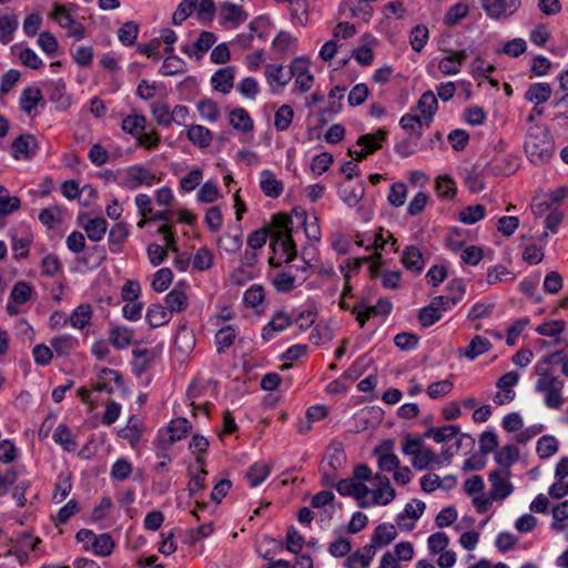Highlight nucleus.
Here are the masks:
<instances>
[{"mask_svg":"<svg viewBox=\"0 0 568 568\" xmlns=\"http://www.w3.org/2000/svg\"><path fill=\"white\" fill-rule=\"evenodd\" d=\"M525 152L531 163H547L554 153V141L546 125L532 124L527 129Z\"/></svg>","mask_w":568,"mask_h":568,"instance_id":"f257e3e1","label":"nucleus"},{"mask_svg":"<svg viewBox=\"0 0 568 568\" xmlns=\"http://www.w3.org/2000/svg\"><path fill=\"white\" fill-rule=\"evenodd\" d=\"M564 387L565 382L559 377L550 378L545 382H536L535 384L536 392L544 396V404L551 409H559L564 405Z\"/></svg>","mask_w":568,"mask_h":568,"instance_id":"f03ea898","label":"nucleus"},{"mask_svg":"<svg viewBox=\"0 0 568 568\" xmlns=\"http://www.w3.org/2000/svg\"><path fill=\"white\" fill-rule=\"evenodd\" d=\"M156 181L155 174L142 165L129 166L121 178L120 185L128 190H136L138 187L152 186Z\"/></svg>","mask_w":568,"mask_h":568,"instance_id":"7ed1b4c3","label":"nucleus"},{"mask_svg":"<svg viewBox=\"0 0 568 568\" xmlns=\"http://www.w3.org/2000/svg\"><path fill=\"white\" fill-rule=\"evenodd\" d=\"M488 478L491 485V499L504 500L513 493L514 487L509 480V469H494L493 471H490Z\"/></svg>","mask_w":568,"mask_h":568,"instance_id":"20e7f679","label":"nucleus"},{"mask_svg":"<svg viewBox=\"0 0 568 568\" xmlns=\"http://www.w3.org/2000/svg\"><path fill=\"white\" fill-rule=\"evenodd\" d=\"M335 488L342 496H352L358 500V506L365 508L368 503L365 500L369 493V488L362 483L355 481L354 478H346L337 481Z\"/></svg>","mask_w":568,"mask_h":568,"instance_id":"39448f33","label":"nucleus"},{"mask_svg":"<svg viewBox=\"0 0 568 568\" xmlns=\"http://www.w3.org/2000/svg\"><path fill=\"white\" fill-rule=\"evenodd\" d=\"M486 13L493 19H499L515 13L521 0H481Z\"/></svg>","mask_w":568,"mask_h":568,"instance_id":"423d86ee","label":"nucleus"},{"mask_svg":"<svg viewBox=\"0 0 568 568\" xmlns=\"http://www.w3.org/2000/svg\"><path fill=\"white\" fill-rule=\"evenodd\" d=\"M272 247L275 252H281L285 256L286 262L294 260L297 254L292 234L287 232L275 231L273 234Z\"/></svg>","mask_w":568,"mask_h":568,"instance_id":"0eeeda50","label":"nucleus"},{"mask_svg":"<svg viewBox=\"0 0 568 568\" xmlns=\"http://www.w3.org/2000/svg\"><path fill=\"white\" fill-rule=\"evenodd\" d=\"M437 108L438 101L433 91H426L420 95L416 110L422 114V121L425 123V126H429Z\"/></svg>","mask_w":568,"mask_h":568,"instance_id":"6e6552de","label":"nucleus"},{"mask_svg":"<svg viewBox=\"0 0 568 568\" xmlns=\"http://www.w3.org/2000/svg\"><path fill=\"white\" fill-rule=\"evenodd\" d=\"M392 449L393 440H386L375 448V454L378 455V467L384 471L396 470L399 467V458L392 453Z\"/></svg>","mask_w":568,"mask_h":568,"instance_id":"1a4fd4ad","label":"nucleus"},{"mask_svg":"<svg viewBox=\"0 0 568 568\" xmlns=\"http://www.w3.org/2000/svg\"><path fill=\"white\" fill-rule=\"evenodd\" d=\"M260 187L263 194L271 199H277L283 190V182L277 180L271 170H263L260 173Z\"/></svg>","mask_w":568,"mask_h":568,"instance_id":"9d476101","label":"nucleus"},{"mask_svg":"<svg viewBox=\"0 0 568 568\" xmlns=\"http://www.w3.org/2000/svg\"><path fill=\"white\" fill-rule=\"evenodd\" d=\"M291 317L283 312L276 313L272 320L263 327L262 337L264 341L273 338L275 332H283L285 328L292 325Z\"/></svg>","mask_w":568,"mask_h":568,"instance_id":"9b49d317","label":"nucleus"},{"mask_svg":"<svg viewBox=\"0 0 568 568\" xmlns=\"http://www.w3.org/2000/svg\"><path fill=\"white\" fill-rule=\"evenodd\" d=\"M234 74L233 67L220 69L212 75L211 83L216 91L226 94L233 88Z\"/></svg>","mask_w":568,"mask_h":568,"instance_id":"f8f14e48","label":"nucleus"},{"mask_svg":"<svg viewBox=\"0 0 568 568\" xmlns=\"http://www.w3.org/2000/svg\"><path fill=\"white\" fill-rule=\"evenodd\" d=\"M186 135L190 142L200 149L209 148L213 141L212 132L200 124L190 125Z\"/></svg>","mask_w":568,"mask_h":568,"instance_id":"ddd939ff","label":"nucleus"},{"mask_svg":"<svg viewBox=\"0 0 568 568\" xmlns=\"http://www.w3.org/2000/svg\"><path fill=\"white\" fill-rule=\"evenodd\" d=\"M37 150V141L36 138L31 134H23L18 136L12 142V152L16 159L29 158Z\"/></svg>","mask_w":568,"mask_h":568,"instance_id":"4468645a","label":"nucleus"},{"mask_svg":"<svg viewBox=\"0 0 568 568\" xmlns=\"http://www.w3.org/2000/svg\"><path fill=\"white\" fill-rule=\"evenodd\" d=\"M344 92H345V88L339 87V85L334 87L329 91V93H328L329 105L327 108L323 109L320 113L322 124H325L327 122L326 115L333 116L342 110L341 100L344 97Z\"/></svg>","mask_w":568,"mask_h":568,"instance_id":"2eb2a0df","label":"nucleus"},{"mask_svg":"<svg viewBox=\"0 0 568 568\" xmlns=\"http://www.w3.org/2000/svg\"><path fill=\"white\" fill-rule=\"evenodd\" d=\"M109 379H113L119 386L123 385V381L119 372L111 368H102L98 375V381L92 386V389L94 392H106L111 394L113 392V387Z\"/></svg>","mask_w":568,"mask_h":568,"instance_id":"dca6fc26","label":"nucleus"},{"mask_svg":"<svg viewBox=\"0 0 568 568\" xmlns=\"http://www.w3.org/2000/svg\"><path fill=\"white\" fill-rule=\"evenodd\" d=\"M467 53L465 50L453 52L443 58L438 64L442 73L447 75L457 74L460 71L462 64L465 62Z\"/></svg>","mask_w":568,"mask_h":568,"instance_id":"f3484780","label":"nucleus"},{"mask_svg":"<svg viewBox=\"0 0 568 568\" xmlns=\"http://www.w3.org/2000/svg\"><path fill=\"white\" fill-rule=\"evenodd\" d=\"M229 122L233 129L243 133L251 132L254 123L248 112L243 108H235L229 113Z\"/></svg>","mask_w":568,"mask_h":568,"instance_id":"a211bd4d","label":"nucleus"},{"mask_svg":"<svg viewBox=\"0 0 568 568\" xmlns=\"http://www.w3.org/2000/svg\"><path fill=\"white\" fill-rule=\"evenodd\" d=\"M50 100L60 111H65L70 108L71 97L67 93L65 84L62 81H55L50 84Z\"/></svg>","mask_w":568,"mask_h":568,"instance_id":"6ab92c4d","label":"nucleus"},{"mask_svg":"<svg viewBox=\"0 0 568 568\" xmlns=\"http://www.w3.org/2000/svg\"><path fill=\"white\" fill-rule=\"evenodd\" d=\"M491 348V343L486 337L476 335L467 347L459 348L458 353L469 359H475L479 355L488 352Z\"/></svg>","mask_w":568,"mask_h":568,"instance_id":"aec40b11","label":"nucleus"},{"mask_svg":"<svg viewBox=\"0 0 568 568\" xmlns=\"http://www.w3.org/2000/svg\"><path fill=\"white\" fill-rule=\"evenodd\" d=\"M42 99L43 97L39 88L28 87L21 92L19 100L20 109L24 113L31 114Z\"/></svg>","mask_w":568,"mask_h":568,"instance_id":"412c9836","label":"nucleus"},{"mask_svg":"<svg viewBox=\"0 0 568 568\" xmlns=\"http://www.w3.org/2000/svg\"><path fill=\"white\" fill-rule=\"evenodd\" d=\"M387 130L378 129L374 133L363 134L357 140V145L367 149V151L372 154L375 151L382 149V143L387 138Z\"/></svg>","mask_w":568,"mask_h":568,"instance_id":"4be33fe9","label":"nucleus"},{"mask_svg":"<svg viewBox=\"0 0 568 568\" xmlns=\"http://www.w3.org/2000/svg\"><path fill=\"white\" fill-rule=\"evenodd\" d=\"M171 317L172 314L160 304L150 305L145 314V320L152 328L168 324Z\"/></svg>","mask_w":568,"mask_h":568,"instance_id":"5701e85b","label":"nucleus"},{"mask_svg":"<svg viewBox=\"0 0 568 568\" xmlns=\"http://www.w3.org/2000/svg\"><path fill=\"white\" fill-rule=\"evenodd\" d=\"M92 315V306L90 304L83 303L72 311L68 322H70L72 327L83 329L87 325H89Z\"/></svg>","mask_w":568,"mask_h":568,"instance_id":"b1692460","label":"nucleus"},{"mask_svg":"<svg viewBox=\"0 0 568 568\" xmlns=\"http://www.w3.org/2000/svg\"><path fill=\"white\" fill-rule=\"evenodd\" d=\"M551 95V88L548 83H532L529 85L525 93V99L536 105L542 104L549 100Z\"/></svg>","mask_w":568,"mask_h":568,"instance_id":"393cba45","label":"nucleus"},{"mask_svg":"<svg viewBox=\"0 0 568 568\" xmlns=\"http://www.w3.org/2000/svg\"><path fill=\"white\" fill-rule=\"evenodd\" d=\"M402 263L412 272L419 273L424 268L423 254L416 246H407L402 255Z\"/></svg>","mask_w":568,"mask_h":568,"instance_id":"a878e982","label":"nucleus"},{"mask_svg":"<svg viewBox=\"0 0 568 568\" xmlns=\"http://www.w3.org/2000/svg\"><path fill=\"white\" fill-rule=\"evenodd\" d=\"M148 120L142 114H130L122 120L121 129L123 132L136 138L142 131L146 130Z\"/></svg>","mask_w":568,"mask_h":568,"instance_id":"bb28decb","label":"nucleus"},{"mask_svg":"<svg viewBox=\"0 0 568 568\" xmlns=\"http://www.w3.org/2000/svg\"><path fill=\"white\" fill-rule=\"evenodd\" d=\"M82 227L91 241L99 242L106 233L108 222L103 217L88 219L85 223H82Z\"/></svg>","mask_w":568,"mask_h":568,"instance_id":"cd10ccee","label":"nucleus"},{"mask_svg":"<svg viewBox=\"0 0 568 568\" xmlns=\"http://www.w3.org/2000/svg\"><path fill=\"white\" fill-rule=\"evenodd\" d=\"M265 78L270 85L276 83L278 87H285L292 80V72L285 70L283 65L267 64L265 67Z\"/></svg>","mask_w":568,"mask_h":568,"instance_id":"c85d7f7f","label":"nucleus"},{"mask_svg":"<svg viewBox=\"0 0 568 568\" xmlns=\"http://www.w3.org/2000/svg\"><path fill=\"white\" fill-rule=\"evenodd\" d=\"M412 465L417 470L428 468L430 465H440L438 456L429 447L424 446L418 450L412 459Z\"/></svg>","mask_w":568,"mask_h":568,"instance_id":"c756f323","label":"nucleus"},{"mask_svg":"<svg viewBox=\"0 0 568 568\" xmlns=\"http://www.w3.org/2000/svg\"><path fill=\"white\" fill-rule=\"evenodd\" d=\"M114 548V541L109 534H101L95 536L91 545H84L85 550H92L97 556H109Z\"/></svg>","mask_w":568,"mask_h":568,"instance_id":"7c9ffc66","label":"nucleus"},{"mask_svg":"<svg viewBox=\"0 0 568 568\" xmlns=\"http://www.w3.org/2000/svg\"><path fill=\"white\" fill-rule=\"evenodd\" d=\"M220 16L224 21H230L235 24L242 23L247 19V14L242 7L231 2H224L221 4Z\"/></svg>","mask_w":568,"mask_h":568,"instance_id":"2f4dec72","label":"nucleus"},{"mask_svg":"<svg viewBox=\"0 0 568 568\" xmlns=\"http://www.w3.org/2000/svg\"><path fill=\"white\" fill-rule=\"evenodd\" d=\"M519 459V450L514 445H507L495 454V460L500 466L499 469H509V467Z\"/></svg>","mask_w":568,"mask_h":568,"instance_id":"473e14b6","label":"nucleus"},{"mask_svg":"<svg viewBox=\"0 0 568 568\" xmlns=\"http://www.w3.org/2000/svg\"><path fill=\"white\" fill-rule=\"evenodd\" d=\"M79 345L78 338L72 335H60L51 339V347L59 356L68 355Z\"/></svg>","mask_w":568,"mask_h":568,"instance_id":"72a5a7b5","label":"nucleus"},{"mask_svg":"<svg viewBox=\"0 0 568 568\" xmlns=\"http://www.w3.org/2000/svg\"><path fill=\"white\" fill-rule=\"evenodd\" d=\"M397 536L396 527L392 524H381L375 528L372 539L381 546L389 545Z\"/></svg>","mask_w":568,"mask_h":568,"instance_id":"f704fd0d","label":"nucleus"},{"mask_svg":"<svg viewBox=\"0 0 568 568\" xmlns=\"http://www.w3.org/2000/svg\"><path fill=\"white\" fill-rule=\"evenodd\" d=\"M236 338L235 328L231 325H225L220 328L215 335V344L219 354L224 353L229 347L234 344Z\"/></svg>","mask_w":568,"mask_h":568,"instance_id":"c9c22d12","label":"nucleus"},{"mask_svg":"<svg viewBox=\"0 0 568 568\" xmlns=\"http://www.w3.org/2000/svg\"><path fill=\"white\" fill-rule=\"evenodd\" d=\"M53 439L67 452H74L77 449V442L71 430L65 425H59L54 429Z\"/></svg>","mask_w":568,"mask_h":568,"instance_id":"e433bc0d","label":"nucleus"},{"mask_svg":"<svg viewBox=\"0 0 568 568\" xmlns=\"http://www.w3.org/2000/svg\"><path fill=\"white\" fill-rule=\"evenodd\" d=\"M216 37L213 32L202 31L197 40L193 44V54L196 60H201L203 55L215 43Z\"/></svg>","mask_w":568,"mask_h":568,"instance_id":"4c0bfd02","label":"nucleus"},{"mask_svg":"<svg viewBox=\"0 0 568 568\" xmlns=\"http://www.w3.org/2000/svg\"><path fill=\"white\" fill-rule=\"evenodd\" d=\"M133 337V331L129 327L118 326L110 332V342L118 348L122 349L130 345Z\"/></svg>","mask_w":568,"mask_h":568,"instance_id":"58836bf2","label":"nucleus"},{"mask_svg":"<svg viewBox=\"0 0 568 568\" xmlns=\"http://www.w3.org/2000/svg\"><path fill=\"white\" fill-rule=\"evenodd\" d=\"M18 19L16 16L3 14L0 16V42L3 44L12 40V34L18 28Z\"/></svg>","mask_w":568,"mask_h":568,"instance_id":"ea45409f","label":"nucleus"},{"mask_svg":"<svg viewBox=\"0 0 568 568\" xmlns=\"http://www.w3.org/2000/svg\"><path fill=\"white\" fill-rule=\"evenodd\" d=\"M169 312H183L187 307V297L181 290L174 288L165 296Z\"/></svg>","mask_w":568,"mask_h":568,"instance_id":"a19ab883","label":"nucleus"},{"mask_svg":"<svg viewBox=\"0 0 568 568\" xmlns=\"http://www.w3.org/2000/svg\"><path fill=\"white\" fill-rule=\"evenodd\" d=\"M483 171L490 175H510L515 172V169L505 158L500 156L487 163Z\"/></svg>","mask_w":568,"mask_h":568,"instance_id":"79ce46f5","label":"nucleus"},{"mask_svg":"<svg viewBox=\"0 0 568 568\" xmlns=\"http://www.w3.org/2000/svg\"><path fill=\"white\" fill-rule=\"evenodd\" d=\"M129 235L128 229L123 223H116L109 232L110 250L113 253L120 251V246L124 243Z\"/></svg>","mask_w":568,"mask_h":568,"instance_id":"37998d69","label":"nucleus"},{"mask_svg":"<svg viewBox=\"0 0 568 568\" xmlns=\"http://www.w3.org/2000/svg\"><path fill=\"white\" fill-rule=\"evenodd\" d=\"M151 112L156 123L162 126H170L174 121L170 108L162 102H155L151 105Z\"/></svg>","mask_w":568,"mask_h":568,"instance_id":"c03bdc74","label":"nucleus"},{"mask_svg":"<svg viewBox=\"0 0 568 568\" xmlns=\"http://www.w3.org/2000/svg\"><path fill=\"white\" fill-rule=\"evenodd\" d=\"M537 454L541 459L549 458L558 450V442L554 436L545 435L537 442Z\"/></svg>","mask_w":568,"mask_h":568,"instance_id":"a18cd8bd","label":"nucleus"},{"mask_svg":"<svg viewBox=\"0 0 568 568\" xmlns=\"http://www.w3.org/2000/svg\"><path fill=\"white\" fill-rule=\"evenodd\" d=\"M270 467L264 463L253 464L246 471V476L252 487L258 486L270 475Z\"/></svg>","mask_w":568,"mask_h":568,"instance_id":"49530a36","label":"nucleus"},{"mask_svg":"<svg viewBox=\"0 0 568 568\" xmlns=\"http://www.w3.org/2000/svg\"><path fill=\"white\" fill-rule=\"evenodd\" d=\"M191 429V424L186 418L173 419L169 425L170 443H174L184 437Z\"/></svg>","mask_w":568,"mask_h":568,"instance_id":"de8ad7c7","label":"nucleus"},{"mask_svg":"<svg viewBox=\"0 0 568 568\" xmlns=\"http://www.w3.org/2000/svg\"><path fill=\"white\" fill-rule=\"evenodd\" d=\"M20 199L17 196H10L8 191L0 186V216H6L12 212L19 210Z\"/></svg>","mask_w":568,"mask_h":568,"instance_id":"09e8293b","label":"nucleus"},{"mask_svg":"<svg viewBox=\"0 0 568 568\" xmlns=\"http://www.w3.org/2000/svg\"><path fill=\"white\" fill-rule=\"evenodd\" d=\"M294 116L293 109L284 104L278 108V110L275 112L274 116V126L277 131H285L290 128L292 120Z\"/></svg>","mask_w":568,"mask_h":568,"instance_id":"8fccbe9b","label":"nucleus"},{"mask_svg":"<svg viewBox=\"0 0 568 568\" xmlns=\"http://www.w3.org/2000/svg\"><path fill=\"white\" fill-rule=\"evenodd\" d=\"M364 195V189L362 185L353 187L351 185L343 184L339 187V196L344 203L349 206L356 205Z\"/></svg>","mask_w":568,"mask_h":568,"instance_id":"3c124183","label":"nucleus"},{"mask_svg":"<svg viewBox=\"0 0 568 568\" xmlns=\"http://www.w3.org/2000/svg\"><path fill=\"white\" fill-rule=\"evenodd\" d=\"M486 209L481 204L469 205L459 213V220L466 224H474L485 216Z\"/></svg>","mask_w":568,"mask_h":568,"instance_id":"603ef678","label":"nucleus"},{"mask_svg":"<svg viewBox=\"0 0 568 568\" xmlns=\"http://www.w3.org/2000/svg\"><path fill=\"white\" fill-rule=\"evenodd\" d=\"M132 354L135 357L134 366L138 374L145 372L154 358L153 352L149 348H134Z\"/></svg>","mask_w":568,"mask_h":568,"instance_id":"864d4df0","label":"nucleus"},{"mask_svg":"<svg viewBox=\"0 0 568 568\" xmlns=\"http://www.w3.org/2000/svg\"><path fill=\"white\" fill-rule=\"evenodd\" d=\"M399 124L404 130L409 131L412 134H415L417 139L422 136L420 129L425 126V123L422 121L420 115H414L409 113L402 116Z\"/></svg>","mask_w":568,"mask_h":568,"instance_id":"5fc2aeb1","label":"nucleus"},{"mask_svg":"<svg viewBox=\"0 0 568 568\" xmlns=\"http://www.w3.org/2000/svg\"><path fill=\"white\" fill-rule=\"evenodd\" d=\"M296 277L287 271L280 272L273 278V285L277 292L287 293L295 288Z\"/></svg>","mask_w":568,"mask_h":568,"instance_id":"6e6d98bb","label":"nucleus"},{"mask_svg":"<svg viewBox=\"0 0 568 568\" xmlns=\"http://www.w3.org/2000/svg\"><path fill=\"white\" fill-rule=\"evenodd\" d=\"M139 33V27L133 21L125 22L118 31L119 40L124 45H132Z\"/></svg>","mask_w":568,"mask_h":568,"instance_id":"4d7b16f0","label":"nucleus"},{"mask_svg":"<svg viewBox=\"0 0 568 568\" xmlns=\"http://www.w3.org/2000/svg\"><path fill=\"white\" fill-rule=\"evenodd\" d=\"M468 12L469 9L466 3H456L455 6L450 7L449 10L446 12L444 17V22L446 26H455L463 18H465L468 14Z\"/></svg>","mask_w":568,"mask_h":568,"instance_id":"13d9d810","label":"nucleus"},{"mask_svg":"<svg viewBox=\"0 0 568 568\" xmlns=\"http://www.w3.org/2000/svg\"><path fill=\"white\" fill-rule=\"evenodd\" d=\"M32 291L29 283L20 281L12 287L10 298L17 304H24L30 298Z\"/></svg>","mask_w":568,"mask_h":568,"instance_id":"bf43d9fd","label":"nucleus"},{"mask_svg":"<svg viewBox=\"0 0 568 568\" xmlns=\"http://www.w3.org/2000/svg\"><path fill=\"white\" fill-rule=\"evenodd\" d=\"M265 298L264 288L261 285H252L245 291L243 302L247 307H257Z\"/></svg>","mask_w":568,"mask_h":568,"instance_id":"052dcab7","label":"nucleus"},{"mask_svg":"<svg viewBox=\"0 0 568 568\" xmlns=\"http://www.w3.org/2000/svg\"><path fill=\"white\" fill-rule=\"evenodd\" d=\"M136 145L145 150H154L160 144V134L155 130L142 131L136 138Z\"/></svg>","mask_w":568,"mask_h":568,"instance_id":"680f3d73","label":"nucleus"},{"mask_svg":"<svg viewBox=\"0 0 568 568\" xmlns=\"http://www.w3.org/2000/svg\"><path fill=\"white\" fill-rule=\"evenodd\" d=\"M173 274L168 267L160 268L152 281V287L155 292H164L172 283Z\"/></svg>","mask_w":568,"mask_h":568,"instance_id":"e2e57ef3","label":"nucleus"},{"mask_svg":"<svg viewBox=\"0 0 568 568\" xmlns=\"http://www.w3.org/2000/svg\"><path fill=\"white\" fill-rule=\"evenodd\" d=\"M407 195V187L405 183L397 182L390 186L387 200L390 205L399 207L404 205Z\"/></svg>","mask_w":568,"mask_h":568,"instance_id":"0e129e2a","label":"nucleus"},{"mask_svg":"<svg viewBox=\"0 0 568 568\" xmlns=\"http://www.w3.org/2000/svg\"><path fill=\"white\" fill-rule=\"evenodd\" d=\"M197 0H182L173 13L172 22L174 24H181L186 18H189L196 8Z\"/></svg>","mask_w":568,"mask_h":568,"instance_id":"69168bd1","label":"nucleus"},{"mask_svg":"<svg viewBox=\"0 0 568 568\" xmlns=\"http://www.w3.org/2000/svg\"><path fill=\"white\" fill-rule=\"evenodd\" d=\"M212 253L205 247L199 248L192 261L193 268L202 272L209 270L212 266Z\"/></svg>","mask_w":568,"mask_h":568,"instance_id":"338daca9","label":"nucleus"},{"mask_svg":"<svg viewBox=\"0 0 568 568\" xmlns=\"http://www.w3.org/2000/svg\"><path fill=\"white\" fill-rule=\"evenodd\" d=\"M197 110L200 115L209 122L216 121L220 114L216 103L209 99L201 100L197 103Z\"/></svg>","mask_w":568,"mask_h":568,"instance_id":"774afa93","label":"nucleus"}]
</instances>
